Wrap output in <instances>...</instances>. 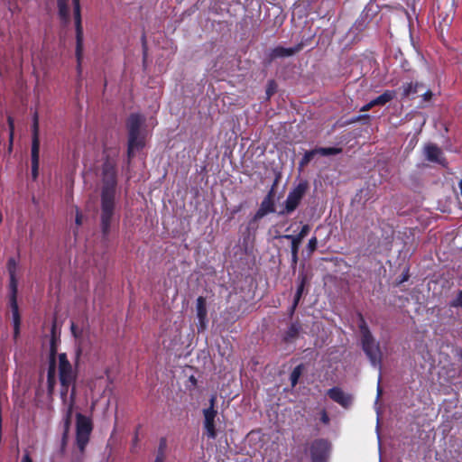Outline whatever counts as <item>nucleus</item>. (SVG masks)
<instances>
[{
	"instance_id": "nucleus-1",
	"label": "nucleus",
	"mask_w": 462,
	"mask_h": 462,
	"mask_svg": "<svg viewBox=\"0 0 462 462\" xmlns=\"http://www.w3.org/2000/svg\"><path fill=\"white\" fill-rule=\"evenodd\" d=\"M57 377L61 385L60 396L66 408L65 427L68 428L71 422L75 403V381L77 374L69 362L66 354L61 353L55 356L53 350H51L47 374L48 392L50 394L54 391Z\"/></svg>"
},
{
	"instance_id": "nucleus-2",
	"label": "nucleus",
	"mask_w": 462,
	"mask_h": 462,
	"mask_svg": "<svg viewBox=\"0 0 462 462\" xmlns=\"http://www.w3.org/2000/svg\"><path fill=\"white\" fill-rule=\"evenodd\" d=\"M117 192L115 166L106 162L103 168V180L100 203V226L104 236H108L118 224Z\"/></svg>"
},
{
	"instance_id": "nucleus-3",
	"label": "nucleus",
	"mask_w": 462,
	"mask_h": 462,
	"mask_svg": "<svg viewBox=\"0 0 462 462\" xmlns=\"http://www.w3.org/2000/svg\"><path fill=\"white\" fill-rule=\"evenodd\" d=\"M144 119L140 115H132L127 121L128 128V158L131 159L134 153L144 146L145 133L142 129Z\"/></svg>"
},
{
	"instance_id": "nucleus-4",
	"label": "nucleus",
	"mask_w": 462,
	"mask_h": 462,
	"mask_svg": "<svg viewBox=\"0 0 462 462\" xmlns=\"http://www.w3.org/2000/svg\"><path fill=\"white\" fill-rule=\"evenodd\" d=\"M363 349L368 356L373 366L380 368L382 353L379 345L374 340L369 330L365 325L361 326Z\"/></svg>"
},
{
	"instance_id": "nucleus-5",
	"label": "nucleus",
	"mask_w": 462,
	"mask_h": 462,
	"mask_svg": "<svg viewBox=\"0 0 462 462\" xmlns=\"http://www.w3.org/2000/svg\"><path fill=\"white\" fill-rule=\"evenodd\" d=\"M92 430V423L89 418L77 413V445L80 453H83L88 442Z\"/></svg>"
},
{
	"instance_id": "nucleus-6",
	"label": "nucleus",
	"mask_w": 462,
	"mask_h": 462,
	"mask_svg": "<svg viewBox=\"0 0 462 462\" xmlns=\"http://www.w3.org/2000/svg\"><path fill=\"white\" fill-rule=\"evenodd\" d=\"M17 279L16 276L10 277V307L12 310V318L14 323V337H16L19 334V327H20V315L18 311V305L16 301V294H17Z\"/></svg>"
},
{
	"instance_id": "nucleus-7",
	"label": "nucleus",
	"mask_w": 462,
	"mask_h": 462,
	"mask_svg": "<svg viewBox=\"0 0 462 462\" xmlns=\"http://www.w3.org/2000/svg\"><path fill=\"white\" fill-rule=\"evenodd\" d=\"M216 399V396H212L209 401L210 406L203 411L204 428L207 436L210 439H215L217 437V432L215 429V418L217 416V411L214 408Z\"/></svg>"
},
{
	"instance_id": "nucleus-8",
	"label": "nucleus",
	"mask_w": 462,
	"mask_h": 462,
	"mask_svg": "<svg viewBox=\"0 0 462 462\" xmlns=\"http://www.w3.org/2000/svg\"><path fill=\"white\" fill-rule=\"evenodd\" d=\"M40 161V140L38 136V121L35 117L33 124V136L32 143V178L36 180L38 177Z\"/></svg>"
},
{
	"instance_id": "nucleus-9",
	"label": "nucleus",
	"mask_w": 462,
	"mask_h": 462,
	"mask_svg": "<svg viewBox=\"0 0 462 462\" xmlns=\"http://www.w3.org/2000/svg\"><path fill=\"white\" fill-rule=\"evenodd\" d=\"M73 6L77 38L76 55L78 61L79 62L83 51V29L81 26L79 0H73Z\"/></svg>"
},
{
	"instance_id": "nucleus-10",
	"label": "nucleus",
	"mask_w": 462,
	"mask_h": 462,
	"mask_svg": "<svg viewBox=\"0 0 462 462\" xmlns=\"http://www.w3.org/2000/svg\"><path fill=\"white\" fill-rule=\"evenodd\" d=\"M305 191L306 185L300 183L293 190L289 193L285 201V209L287 213L292 212L297 208Z\"/></svg>"
},
{
	"instance_id": "nucleus-11",
	"label": "nucleus",
	"mask_w": 462,
	"mask_h": 462,
	"mask_svg": "<svg viewBox=\"0 0 462 462\" xmlns=\"http://www.w3.org/2000/svg\"><path fill=\"white\" fill-rule=\"evenodd\" d=\"M328 443L325 440H316L312 443L310 453L312 462H323L328 451Z\"/></svg>"
},
{
	"instance_id": "nucleus-12",
	"label": "nucleus",
	"mask_w": 462,
	"mask_h": 462,
	"mask_svg": "<svg viewBox=\"0 0 462 462\" xmlns=\"http://www.w3.org/2000/svg\"><path fill=\"white\" fill-rule=\"evenodd\" d=\"M196 312H197V318L199 319L198 328L199 331H203L206 329L207 323H208V319H207L208 310H207L205 298L199 297L197 299Z\"/></svg>"
},
{
	"instance_id": "nucleus-13",
	"label": "nucleus",
	"mask_w": 462,
	"mask_h": 462,
	"mask_svg": "<svg viewBox=\"0 0 462 462\" xmlns=\"http://www.w3.org/2000/svg\"><path fill=\"white\" fill-rule=\"evenodd\" d=\"M310 229V226L308 225H305V226H303V227L301 228V230L298 236H291V235L285 236V237L287 239H290L291 241V253H292V257L294 260H296V258H297V254H298L299 246L301 243V240L309 234Z\"/></svg>"
},
{
	"instance_id": "nucleus-14",
	"label": "nucleus",
	"mask_w": 462,
	"mask_h": 462,
	"mask_svg": "<svg viewBox=\"0 0 462 462\" xmlns=\"http://www.w3.org/2000/svg\"><path fill=\"white\" fill-rule=\"evenodd\" d=\"M328 396L343 407H348L352 402L350 395L345 393L339 388H332L328 392Z\"/></svg>"
},
{
	"instance_id": "nucleus-15",
	"label": "nucleus",
	"mask_w": 462,
	"mask_h": 462,
	"mask_svg": "<svg viewBox=\"0 0 462 462\" xmlns=\"http://www.w3.org/2000/svg\"><path fill=\"white\" fill-rule=\"evenodd\" d=\"M426 158L434 162L444 164L441 150L434 144H427L424 148Z\"/></svg>"
},
{
	"instance_id": "nucleus-16",
	"label": "nucleus",
	"mask_w": 462,
	"mask_h": 462,
	"mask_svg": "<svg viewBox=\"0 0 462 462\" xmlns=\"http://www.w3.org/2000/svg\"><path fill=\"white\" fill-rule=\"evenodd\" d=\"M396 96L395 91L393 90H386L383 92L381 96L377 97L376 98L373 99L374 104L375 106H383L387 102L393 100Z\"/></svg>"
},
{
	"instance_id": "nucleus-17",
	"label": "nucleus",
	"mask_w": 462,
	"mask_h": 462,
	"mask_svg": "<svg viewBox=\"0 0 462 462\" xmlns=\"http://www.w3.org/2000/svg\"><path fill=\"white\" fill-rule=\"evenodd\" d=\"M57 4L60 18L68 22L69 19V0H57Z\"/></svg>"
},
{
	"instance_id": "nucleus-18",
	"label": "nucleus",
	"mask_w": 462,
	"mask_h": 462,
	"mask_svg": "<svg viewBox=\"0 0 462 462\" xmlns=\"http://www.w3.org/2000/svg\"><path fill=\"white\" fill-rule=\"evenodd\" d=\"M300 50V48L296 49H287L283 47H277L275 48L273 52L272 56L273 58H280V57H289L293 55L295 52H297Z\"/></svg>"
},
{
	"instance_id": "nucleus-19",
	"label": "nucleus",
	"mask_w": 462,
	"mask_h": 462,
	"mask_svg": "<svg viewBox=\"0 0 462 462\" xmlns=\"http://www.w3.org/2000/svg\"><path fill=\"white\" fill-rule=\"evenodd\" d=\"M273 204L269 199H266L262 202L261 207L255 215V217L262 218L267 213L273 212Z\"/></svg>"
},
{
	"instance_id": "nucleus-20",
	"label": "nucleus",
	"mask_w": 462,
	"mask_h": 462,
	"mask_svg": "<svg viewBox=\"0 0 462 462\" xmlns=\"http://www.w3.org/2000/svg\"><path fill=\"white\" fill-rule=\"evenodd\" d=\"M301 372H302V366L301 365L296 366L293 369V371L291 372V376H290V380H291V383L292 386H295L297 384L298 380H299V378L301 375Z\"/></svg>"
},
{
	"instance_id": "nucleus-21",
	"label": "nucleus",
	"mask_w": 462,
	"mask_h": 462,
	"mask_svg": "<svg viewBox=\"0 0 462 462\" xmlns=\"http://www.w3.org/2000/svg\"><path fill=\"white\" fill-rule=\"evenodd\" d=\"M165 441H162L153 462H165Z\"/></svg>"
},
{
	"instance_id": "nucleus-22",
	"label": "nucleus",
	"mask_w": 462,
	"mask_h": 462,
	"mask_svg": "<svg viewBox=\"0 0 462 462\" xmlns=\"http://www.w3.org/2000/svg\"><path fill=\"white\" fill-rule=\"evenodd\" d=\"M316 151V153L318 154H321L323 156H328V155H333V154H337L340 152V149H337V148H319V149H315Z\"/></svg>"
},
{
	"instance_id": "nucleus-23",
	"label": "nucleus",
	"mask_w": 462,
	"mask_h": 462,
	"mask_svg": "<svg viewBox=\"0 0 462 462\" xmlns=\"http://www.w3.org/2000/svg\"><path fill=\"white\" fill-rule=\"evenodd\" d=\"M7 270L9 273V276H16V271H17V263L15 259L10 258L7 263Z\"/></svg>"
},
{
	"instance_id": "nucleus-24",
	"label": "nucleus",
	"mask_w": 462,
	"mask_h": 462,
	"mask_svg": "<svg viewBox=\"0 0 462 462\" xmlns=\"http://www.w3.org/2000/svg\"><path fill=\"white\" fill-rule=\"evenodd\" d=\"M316 154L317 153L315 150L307 152L300 162V167H304L305 165H307Z\"/></svg>"
},
{
	"instance_id": "nucleus-25",
	"label": "nucleus",
	"mask_w": 462,
	"mask_h": 462,
	"mask_svg": "<svg viewBox=\"0 0 462 462\" xmlns=\"http://www.w3.org/2000/svg\"><path fill=\"white\" fill-rule=\"evenodd\" d=\"M305 281H306V278L303 276L301 278L300 283L297 289V292H296L295 300H294V306L298 303L300 298L301 297V294H302L303 289H304Z\"/></svg>"
},
{
	"instance_id": "nucleus-26",
	"label": "nucleus",
	"mask_w": 462,
	"mask_h": 462,
	"mask_svg": "<svg viewBox=\"0 0 462 462\" xmlns=\"http://www.w3.org/2000/svg\"><path fill=\"white\" fill-rule=\"evenodd\" d=\"M418 85H413L412 83H406L402 86L403 88V96H408L412 92H417Z\"/></svg>"
},
{
	"instance_id": "nucleus-27",
	"label": "nucleus",
	"mask_w": 462,
	"mask_h": 462,
	"mask_svg": "<svg viewBox=\"0 0 462 462\" xmlns=\"http://www.w3.org/2000/svg\"><path fill=\"white\" fill-rule=\"evenodd\" d=\"M451 305L453 307H461L462 308V291L458 292L456 299L452 301Z\"/></svg>"
},
{
	"instance_id": "nucleus-28",
	"label": "nucleus",
	"mask_w": 462,
	"mask_h": 462,
	"mask_svg": "<svg viewBox=\"0 0 462 462\" xmlns=\"http://www.w3.org/2000/svg\"><path fill=\"white\" fill-rule=\"evenodd\" d=\"M375 106V105L374 104V100H371L369 103H367L366 105H365L361 109L360 111L362 112H365V111H368L369 109H371L372 107Z\"/></svg>"
},
{
	"instance_id": "nucleus-29",
	"label": "nucleus",
	"mask_w": 462,
	"mask_h": 462,
	"mask_svg": "<svg viewBox=\"0 0 462 462\" xmlns=\"http://www.w3.org/2000/svg\"><path fill=\"white\" fill-rule=\"evenodd\" d=\"M320 420H321V421H322L324 424H328V423L329 422V418H328V414H327V412H326V411H323L321 412Z\"/></svg>"
},
{
	"instance_id": "nucleus-30",
	"label": "nucleus",
	"mask_w": 462,
	"mask_h": 462,
	"mask_svg": "<svg viewBox=\"0 0 462 462\" xmlns=\"http://www.w3.org/2000/svg\"><path fill=\"white\" fill-rule=\"evenodd\" d=\"M316 245H317V239L315 237L311 238L310 241H309V247L311 251L315 250L316 248Z\"/></svg>"
},
{
	"instance_id": "nucleus-31",
	"label": "nucleus",
	"mask_w": 462,
	"mask_h": 462,
	"mask_svg": "<svg viewBox=\"0 0 462 462\" xmlns=\"http://www.w3.org/2000/svg\"><path fill=\"white\" fill-rule=\"evenodd\" d=\"M21 462H32V458H31V457H30V455H29V453H28V452H26V453L23 456Z\"/></svg>"
},
{
	"instance_id": "nucleus-32",
	"label": "nucleus",
	"mask_w": 462,
	"mask_h": 462,
	"mask_svg": "<svg viewBox=\"0 0 462 462\" xmlns=\"http://www.w3.org/2000/svg\"><path fill=\"white\" fill-rule=\"evenodd\" d=\"M432 96L431 91H427L422 95L423 100L429 101Z\"/></svg>"
},
{
	"instance_id": "nucleus-33",
	"label": "nucleus",
	"mask_w": 462,
	"mask_h": 462,
	"mask_svg": "<svg viewBox=\"0 0 462 462\" xmlns=\"http://www.w3.org/2000/svg\"><path fill=\"white\" fill-rule=\"evenodd\" d=\"M297 333V328L295 326H291L288 334L290 337H293Z\"/></svg>"
},
{
	"instance_id": "nucleus-34",
	"label": "nucleus",
	"mask_w": 462,
	"mask_h": 462,
	"mask_svg": "<svg viewBox=\"0 0 462 462\" xmlns=\"http://www.w3.org/2000/svg\"><path fill=\"white\" fill-rule=\"evenodd\" d=\"M71 330H72L74 337L79 340V336L78 334L77 328L73 324L71 326Z\"/></svg>"
},
{
	"instance_id": "nucleus-35",
	"label": "nucleus",
	"mask_w": 462,
	"mask_h": 462,
	"mask_svg": "<svg viewBox=\"0 0 462 462\" xmlns=\"http://www.w3.org/2000/svg\"><path fill=\"white\" fill-rule=\"evenodd\" d=\"M9 126L11 128V139L13 138V129H14V122L11 117L8 119Z\"/></svg>"
},
{
	"instance_id": "nucleus-36",
	"label": "nucleus",
	"mask_w": 462,
	"mask_h": 462,
	"mask_svg": "<svg viewBox=\"0 0 462 462\" xmlns=\"http://www.w3.org/2000/svg\"><path fill=\"white\" fill-rule=\"evenodd\" d=\"M76 222L78 225L81 224V217L80 216H79V215L77 216Z\"/></svg>"
},
{
	"instance_id": "nucleus-37",
	"label": "nucleus",
	"mask_w": 462,
	"mask_h": 462,
	"mask_svg": "<svg viewBox=\"0 0 462 462\" xmlns=\"http://www.w3.org/2000/svg\"><path fill=\"white\" fill-rule=\"evenodd\" d=\"M459 188H460V193H461V196H462V180L459 182Z\"/></svg>"
},
{
	"instance_id": "nucleus-38",
	"label": "nucleus",
	"mask_w": 462,
	"mask_h": 462,
	"mask_svg": "<svg viewBox=\"0 0 462 462\" xmlns=\"http://www.w3.org/2000/svg\"><path fill=\"white\" fill-rule=\"evenodd\" d=\"M137 440H138L137 436H135V437H134V444H136V443H137Z\"/></svg>"
},
{
	"instance_id": "nucleus-39",
	"label": "nucleus",
	"mask_w": 462,
	"mask_h": 462,
	"mask_svg": "<svg viewBox=\"0 0 462 462\" xmlns=\"http://www.w3.org/2000/svg\"><path fill=\"white\" fill-rule=\"evenodd\" d=\"M377 392H378V395H380V393H381V389H380V388H378Z\"/></svg>"
}]
</instances>
